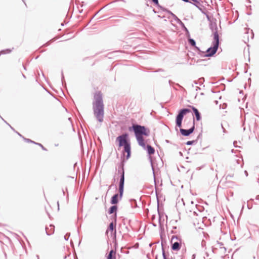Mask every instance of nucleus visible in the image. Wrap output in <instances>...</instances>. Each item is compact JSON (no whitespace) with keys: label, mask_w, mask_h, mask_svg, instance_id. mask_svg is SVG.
Returning <instances> with one entry per match:
<instances>
[{"label":"nucleus","mask_w":259,"mask_h":259,"mask_svg":"<svg viewBox=\"0 0 259 259\" xmlns=\"http://www.w3.org/2000/svg\"><path fill=\"white\" fill-rule=\"evenodd\" d=\"M102 94L100 91L96 92L94 96L93 110L95 116L98 121L101 122L103 121L104 111Z\"/></svg>","instance_id":"nucleus-1"},{"label":"nucleus","mask_w":259,"mask_h":259,"mask_svg":"<svg viewBox=\"0 0 259 259\" xmlns=\"http://www.w3.org/2000/svg\"><path fill=\"white\" fill-rule=\"evenodd\" d=\"M191 110L187 108H184L180 109L176 117V126L180 128V132L181 134L185 137H188L192 134L195 130V118L193 117V125L189 129H184L181 128L183 119L184 115L191 112Z\"/></svg>","instance_id":"nucleus-2"},{"label":"nucleus","mask_w":259,"mask_h":259,"mask_svg":"<svg viewBox=\"0 0 259 259\" xmlns=\"http://www.w3.org/2000/svg\"><path fill=\"white\" fill-rule=\"evenodd\" d=\"M128 131L134 133L135 137L139 145H145L144 136L148 137L150 135V130L145 126L137 123H132L131 126L128 127Z\"/></svg>","instance_id":"nucleus-3"},{"label":"nucleus","mask_w":259,"mask_h":259,"mask_svg":"<svg viewBox=\"0 0 259 259\" xmlns=\"http://www.w3.org/2000/svg\"><path fill=\"white\" fill-rule=\"evenodd\" d=\"M116 142H117L119 147H123L122 154L124 156V153H126L125 160H128L131 156V144L129 134L124 133L119 135L116 138Z\"/></svg>","instance_id":"nucleus-4"},{"label":"nucleus","mask_w":259,"mask_h":259,"mask_svg":"<svg viewBox=\"0 0 259 259\" xmlns=\"http://www.w3.org/2000/svg\"><path fill=\"white\" fill-rule=\"evenodd\" d=\"M125 159H122L119 163L118 164V175H119V182L118 185V192H119L120 198L122 199L124 192V163Z\"/></svg>","instance_id":"nucleus-5"},{"label":"nucleus","mask_w":259,"mask_h":259,"mask_svg":"<svg viewBox=\"0 0 259 259\" xmlns=\"http://www.w3.org/2000/svg\"><path fill=\"white\" fill-rule=\"evenodd\" d=\"M220 45V40L213 39L211 46L208 48L203 55L204 57H212L217 53Z\"/></svg>","instance_id":"nucleus-6"},{"label":"nucleus","mask_w":259,"mask_h":259,"mask_svg":"<svg viewBox=\"0 0 259 259\" xmlns=\"http://www.w3.org/2000/svg\"><path fill=\"white\" fill-rule=\"evenodd\" d=\"M140 146H141L144 150H146V151L147 152V154L149 156V160H150V163H151V167H152V171H153V177H154V184H155V189H156L155 174L154 168V167H153V162H152V158H151V155H153V154H154L155 151V149L152 146H151L150 145H149V144L146 145L145 143V145L144 146H143L142 145H140Z\"/></svg>","instance_id":"nucleus-7"},{"label":"nucleus","mask_w":259,"mask_h":259,"mask_svg":"<svg viewBox=\"0 0 259 259\" xmlns=\"http://www.w3.org/2000/svg\"><path fill=\"white\" fill-rule=\"evenodd\" d=\"M181 238L177 236L174 235L171 238V249L174 251H179L181 247Z\"/></svg>","instance_id":"nucleus-8"},{"label":"nucleus","mask_w":259,"mask_h":259,"mask_svg":"<svg viewBox=\"0 0 259 259\" xmlns=\"http://www.w3.org/2000/svg\"><path fill=\"white\" fill-rule=\"evenodd\" d=\"M113 205L110 206L108 209V213L109 214L112 215L111 216V219L115 223L117 220V211L118 209L117 206L116 204H112Z\"/></svg>","instance_id":"nucleus-9"},{"label":"nucleus","mask_w":259,"mask_h":259,"mask_svg":"<svg viewBox=\"0 0 259 259\" xmlns=\"http://www.w3.org/2000/svg\"><path fill=\"white\" fill-rule=\"evenodd\" d=\"M209 28L213 33V39L220 40L218 28L216 22H211L209 24Z\"/></svg>","instance_id":"nucleus-10"},{"label":"nucleus","mask_w":259,"mask_h":259,"mask_svg":"<svg viewBox=\"0 0 259 259\" xmlns=\"http://www.w3.org/2000/svg\"><path fill=\"white\" fill-rule=\"evenodd\" d=\"M189 107L192 109V110L194 113V114L195 116L196 120L197 121L200 120L201 119V114L199 112V110L193 106L190 105Z\"/></svg>","instance_id":"nucleus-11"},{"label":"nucleus","mask_w":259,"mask_h":259,"mask_svg":"<svg viewBox=\"0 0 259 259\" xmlns=\"http://www.w3.org/2000/svg\"><path fill=\"white\" fill-rule=\"evenodd\" d=\"M120 200H121V199L120 198L119 193H116L111 197L110 200V203L111 204H116Z\"/></svg>","instance_id":"nucleus-12"},{"label":"nucleus","mask_w":259,"mask_h":259,"mask_svg":"<svg viewBox=\"0 0 259 259\" xmlns=\"http://www.w3.org/2000/svg\"><path fill=\"white\" fill-rule=\"evenodd\" d=\"M23 139L27 143H31L35 144V146L38 145L41 147V148L44 150V151H47V149L40 143H36L33 141H32L31 140L29 139L26 138L25 137H23Z\"/></svg>","instance_id":"nucleus-13"},{"label":"nucleus","mask_w":259,"mask_h":259,"mask_svg":"<svg viewBox=\"0 0 259 259\" xmlns=\"http://www.w3.org/2000/svg\"><path fill=\"white\" fill-rule=\"evenodd\" d=\"M115 226H116V223L115 222H114L113 221H112V222H111L109 224V225L108 227V229L106 232V233H107V232L108 231H110L111 232H113V231H114L115 238L116 237V231L115 229Z\"/></svg>","instance_id":"nucleus-14"},{"label":"nucleus","mask_w":259,"mask_h":259,"mask_svg":"<svg viewBox=\"0 0 259 259\" xmlns=\"http://www.w3.org/2000/svg\"><path fill=\"white\" fill-rule=\"evenodd\" d=\"M50 229L48 227H46V232L47 235L50 236L54 233L55 226L53 225H50Z\"/></svg>","instance_id":"nucleus-15"},{"label":"nucleus","mask_w":259,"mask_h":259,"mask_svg":"<svg viewBox=\"0 0 259 259\" xmlns=\"http://www.w3.org/2000/svg\"><path fill=\"white\" fill-rule=\"evenodd\" d=\"M178 24L181 26L182 29L186 32V35L187 37H190V34L189 31L188 29L187 28V27L185 26L184 23L182 21H181V22H180Z\"/></svg>","instance_id":"nucleus-16"},{"label":"nucleus","mask_w":259,"mask_h":259,"mask_svg":"<svg viewBox=\"0 0 259 259\" xmlns=\"http://www.w3.org/2000/svg\"><path fill=\"white\" fill-rule=\"evenodd\" d=\"M168 14H170L172 17L173 19L178 24L180 22H181V20L173 13H172L170 10L167 12Z\"/></svg>","instance_id":"nucleus-17"},{"label":"nucleus","mask_w":259,"mask_h":259,"mask_svg":"<svg viewBox=\"0 0 259 259\" xmlns=\"http://www.w3.org/2000/svg\"><path fill=\"white\" fill-rule=\"evenodd\" d=\"M188 41L190 46L192 47H195L196 41L194 39L191 38L190 37H188Z\"/></svg>","instance_id":"nucleus-18"},{"label":"nucleus","mask_w":259,"mask_h":259,"mask_svg":"<svg viewBox=\"0 0 259 259\" xmlns=\"http://www.w3.org/2000/svg\"><path fill=\"white\" fill-rule=\"evenodd\" d=\"M195 47V50L197 52V53L199 54L201 56L203 57V55L204 54L205 52L203 51H201L200 50V48L198 47H196V46H195V47Z\"/></svg>","instance_id":"nucleus-19"},{"label":"nucleus","mask_w":259,"mask_h":259,"mask_svg":"<svg viewBox=\"0 0 259 259\" xmlns=\"http://www.w3.org/2000/svg\"><path fill=\"white\" fill-rule=\"evenodd\" d=\"M12 50L10 49H7L5 50H3L0 52L1 54H9L12 52Z\"/></svg>","instance_id":"nucleus-20"},{"label":"nucleus","mask_w":259,"mask_h":259,"mask_svg":"<svg viewBox=\"0 0 259 259\" xmlns=\"http://www.w3.org/2000/svg\"><path fill=\"white\" fill-rule=\"evenodd\" d=\"M161 246H162V255L163 259H167L166 255V253H165V250H164V249L163 247V243L162 242H161Z\"/></svg>","instance_id":"nucleus-21"},{"label":"nucleus","mask_w":259,"mask_h":259,"mask_svg":"<svg viewBox=\"0 0 259 259\" xmlns=\"http://www.w3.org/2000/svg\"><path fill=\"white\" fill-rule=\"evenodd\" d=\"M197 142V140H192V141H188L186 143L187 145H192L196 143Z\"/></svg>","instance_id":"nucleus-22"},{"label":"nucleus","mask_w":259,"mask_h":259,"mask_svg":"<svg viewBox=\"0 0 259 259\" xmlns=\"http://www.w3.org/2000/svg\"><path fill=\"white\" fill-rule=\"evenodd\" d=\"M130 201L131 202V205H132V207H136L137 206V201L134 199H132L130 200Z\"/></svg>","instance_id":"nucleus-23"},{"label":"nucleus","mask_w":259,"mask_h":259,"mask_svg":"<svg viewBox=\"0 0 259 259\" xmlns=\"http://www.w3.org/2000/svg\"><path fill=\"white\" fill-rule=\"evenodd\" d=\"M61 81H62V83L63 85H64V83L65 84H66L65 79H64V76L63 73L62 71L61 72Z\"/></svg>","instance_id":"nucleus-24"},{"label":"nucleus","mask_w":259,"mask_h":259,"mask_svg":"<svg viewBox=\"0 0 259 259\" xmlns=\"http://www.w3.org/2000/svg\"><path fill=\"white\" fill-rule=\"evenodd\" d=\"M152 3L156 6V7H160V5L158 3V0H151Z\"/></svg>","instance_id":"nucleus-25"},{"label":"nucleus","mask_w":259,"mask_h":259,"mask_svg":"<svg viewBox=\"0 0 259 259\" xmlns=\"http://www.w3.org/2000/svg\"><path fill=\"white\" fill-rule=\"evenodd\" d=\"M158 8H160L162 11L168 12L169 10L167 9L166 8H164L163 7L160 5V7H157Z\"/></svg>","instance_id":"nucleus-26"},{"label":"nucleus","mask_w":259,"mask_h":259,"mask_svg":"<svg viewBox=\"0 0 259 259\" xmlns=\"http://www.w3.org/2000/svg\"><path fill=\"white\" fill-rule=\"evenodd\" d=\"M70 236V234L69 233H66L64 236V239L66 241H67L69 239V238Z\"/></svg>","instance_id":"nucleus-27"},{"label":"nucleus","mask_w":259,"mask_h":259,"mask_svg":"<svg viewBox=\"0 0 259 259\" xmlns=\"http://www.w3.org/2000/svg\"><path fill=\"white\" fill-rule=\"evenodd\" d=\"M107 259H115V256L113 255L108 254Z\"/></svg>","instance_id":"nucleus-28"},{"label":"nucleus","mask_w":259,"mask_h":259,"mask_svg":"<svg viewBox=\"0 0 259 259\" xmlns=\"http://www.w3.org/2000/svg\"><path fill=\"white\" fill-rule=\"evenodd\" d=\"M202 132H201L198 135V136H197V139L196 140H197V141H198L199 139H202Z\"/></svg>","instance_id":"nucleus-29"},{"label":"nucleus","mask_w":259,"mask_h":259,"mask_svg":"<svg viewBox=\"0 0 259 259\" xmlns=\"http://www.w3.org/2000/svg\"><path fill=\"white\" fill-rule=\"evenodd\" d=\"M206 245V242L205 240H203L201 242V246L202 247H204Z\"/></svg>","instance_id":"nucleus-30"},{"label":"nucleus","mask_w":259,"mask_h":259,"mask_svg":"<svg viewBox=\"0 0 259 259\" xmlns=\"http://www.w3.org/2000/svg\"><path fill=\"white\" fill-rule=\"evenodd\" d=\"M115 251H114L113 249H111L110 251H109V253L108 254H110V255H113V254H115Z\"/></svg>","instance_id":"nucleus-31"},{"label":"nucleus","mask_w":259,"mask_h":259,"mask_svg":"<svg viewBox=\"0 0 259 259\" xmlns=\"http://www.w3.org/2000/svg\"><path fill=\"white\" fill-rule=\"evenodd\" d=\"M202 12L203 14H204L205 15H206V17H207V18L208 20H210V17H209V15H207V14H206V13H205V12H204L203 11H202Z\"/></svg>","instance_id":"nucleus-32"},{"label":"nucleus","mask_w":259,"mask_h":259,"mask_svg":"<svg viewBox=\"0 0 259 259\" xmlns=\"http://www.w3.org/2000/svg\"><path fill=\"white\" fill-rule=\"evenodd\" d=\"M159 226L160 227H161V217H160V214H159Z\"/></svg>","instance_id":"nucleus-33"},{"label":"nucleus","mask_w":259,"mask_h":259,"mask_svg":"<svg viewBox=\"0 0 259 259\" xmlns=\"http://www.w3.org/2000/svg\"><path fill=\"white\" fill-rule=\"evenodd\" d=\"M221 126H222V128L223 129V131L224 133H226V130L225 129V128L223 127V125L221 124Z\"/></svg>","instance_id":"nucleus-34"},{"label":"nucleus","mask_w":259,"mask_h":259,"mask_svg":"<svg viewBox=\"0 0 259 259\" xmlns=\"http://www.w3.org/2000/svg\"><path fill=\"white\" fill-rule=\"evenodd\" d=\"M50 44V42L49 41H48L47 43H46L45 44H44V46L46 47V46H48Z\"/></svg>","instance_id":"nucleus-35"},{"label":"nucleus","mask_w":259,"mask_h":259,"mask_svg":"<svg viewBox=\"0 0 259 259\" xmlns=\"http://www.w3.org/2000/svg\"><path fill=\"white\" fill-rule=\"evenodd\" d=\"M20 137H22L23 138V137H24L21 134H20L19 133L17 132H15Z\"/></svg>","instance_id":"nucleus-36"},{"label":"nucleus","mask_w":259,"mask_h":259,"mask_svg":"<svg viewBox=\"0 0 259 259\" xmlns=\"http://www.w3.org/2000/svg\"><path fill=\"white\" fill-rule=\"evenodd\" d=\"M96 15H97V14H95L94 15V16H93L92 17L91 19V20H90V21H89V23H90V22H91V21H92V19H93V18L96 16Z\"/></svg>","instance_id":"nucleus-37"},{"label":"nucleus","mask_w":259,"mask_h":259,"mask_svg":"<svg viewBox=\"0 0 259 259\" xmlns=\"http://www.w3.org/2000/svg\"><path fill=\"white\" fill-rule=\"evenodd\" d=\"M195 254H193L192 256V259H195Z\"/></svg>","instance_id":"nucleus-38"},{"label":"nucleus","mask_w":259,"mask_h":259,"mask_svg":"<svg viewBox=\"0 0 259 259\" xmlns=\"http://www.w3.org/2000/svg\"><path fill=\"white\" fill-rule=\"evenodd\" d=\"M9 126L10 127V128H11L13 131H14L15 132H16V131L15 130V129H14L13 127H12V126H11V125H9Z\"/></svg>","instance_id":"nucleus-39"},{"label":"nucleus","mask_w":259,"mask_h":259,"mask_svg":"<svg viewBox=\"0 0 259 259\" xmlns=\"http://www.w3.org/2000/svg\"><path fill=\"white\" fill-rule=\"evenodd\" d=\"M244 173L246 176H248V172L246 170L244 171Z\"/></svg>","instance_id":"nucleus-40"},{"label":"nucleus","mask_w":259,"mask_h":259,"mask_svg":"<svg viewBox=\"0 0 259 259\" xmlns=\"http://www.w3.org/2000/svg\"><path fill=\"white\" fill-rule=\"evenodd\" d=\"M193 214H194V215H198L196 211H193Z\"/></svg>","instance_id":"nucleus-41"},{"label":"nucleus","mask_w":259,"mask_h":259,"mask_svg":"<svg viewBox=\"0 0 259 259\" xmlns=\"http://www.w3.org/2000/svg\"><path fill=\"white\" fill-rule=\"evenodd\" d=\"M113 186V185H110V186H109V187H108V190H110Z\"/></svg>","instance_id":"nucleus-42"},{"label":"nucleus","mask_w":259,"mask_h":259,"mask_svg":"<svg viewBox=\"0 0 259 259\" xmlns=\"http://www.w3.org/2000/svg\"><path fill=\"white\" fill-rule=\"evenodd\" d=\"M113 186V185H110V186H109V187H108V190H110Z\"/></svg>","instance_id":"nucleus-43"},{"label":"nucleus","mask_w":259,"mask_h":259,"mask_svg":"<svg viewBox=\"0 0 259 259\" xmlns=\"http://www.w3.org/2000/svg\"><path fill=\"white\" fill-rule=\"evenodd\" d=\"M200 90V88L199 87H196V91H198V90Z\"/></svg>","instance_id":"nucleus-44"},{"label":"nucleus","mask_w":259,"mask_h":259,"mask_svg":"<svg viewBox=\"0 0 259 259\" xmlns=\"http://www.w3.org/2000/svg\"><path fill=\"white\" fill-rule=\"evenodd\" d=\"M236 143H237V142H236V141H234V142H233L234 146V147H237V146L235 145V144H236Z\"/></svg>","instance_id":"nucleus-45"},{"label":"nucleus","mask_w":259,"mask_h":259,"mask_svg":"<svg viewBox=\"0 0 259 259\" xmlns=\"http://www.w3.org/2000/svg\"><path fill=\"white\" fill-rule=\"evenodd\" d=\"M158 17H160V18H164V16H161L160 15H158Z\"/></svg>","instance_id":"nucleus-46"},{"label":"nucleus","mask_w":259,"mask_h":259,"mask_svg":"<svg viewBox=\"0 0 259 259\" xmlns=\"http://www.w3.org/2000/svg\"><path fill=\"white\" fill-rule=\"evenodd\" d=\"M211 92L212 93H217V92H214L213 90H211ZM219 93L220 92V91L218 92Z\"/></svg>","instance_id":"nucleus-47"},{"label":"nucleus","mask_w":259,"mask_h":259,"mask_svg":"<svg viewBox=\"0 0 259 259\" xmlns=\"http://www.w3.org/2000/svg\"><path fill=\"white\" fill-rule=\"evenodd\" d=\"M70 244L72 246H73V242L71 240V242H70Z\"/></svg>","instance_id":"nucleus-48"},{"label":"nucleus","mask_w":259,"mask_h":259,"mask_svg":"<svg viewBox=\"0 0 259 259\" xmlns=\"http://www.w3.org/2000/svg\"><path fill=\"white\" fill-rule=\"evenodd\" d=\"M194 83L195 84H198V82H197V81H194Z\"/></svg>","instance_id":"nucleus-49"},{"label":"nucleus","mask_w":259,"mask_h":259,"mask_svg":"<svg viewBox=\"0 0 259 259\" xmlns=\"http://www.w3.org/2000/svg\"><path fill=\"white\" fill-rule=\"evenodd\" d=\"M83 10H81L79 11V13H81L82 12Z\"/></svg>","instance_id":"nucleus-50"},{"label":"nucleus","mask_w":259,"mask_h":259,"mask_svg":"<svg viewBox=\"0 0 259 259\" xmlns=\"http://www.w3.org/2000/svg\"><path fill=\"white\" fill-rule=\"evenodd\" d=\"M162 70L161 69H159L158 70H157L156 72H158V71H162Z\"/></svg>","instance_id":"nucleus-51"},{"label":"nucleus","mask_w":259,"mask_h":259,"mask_svg":"<svg viewBox=\"0 0 259 259\" xmlns=\"http://www.w3.org/2000/svg\"><path fill=\"white\" fill-rule=\"evenodd\" d=\"M1 118L2 119V120L6 123L7 121L5 120L1 116Z\"/></svg>","instance_id":"nucleus-52"},{"label":"nucleus","mask_w":259,"mask_h":259,"mask_svg":"<svg viewBox=\"0 0 259 259\" xmlns=\"http://www.w3.org/2000/svg\"><path fill=\"white\" fill-rule=\"evenodd\" d=\"M62 193H63V195H65V192H64L63 189H62Z\"/></svg>","instance_id":"nucleus-53"},{"label":"nucleus","mask_w":259,"mask_h":259,"mask_svg":"<svg viewBox=\"0 0 259 259\" xmlns=\"http://www.w3.org/2000/svg\"><path fill=\"white\" fill-rule=\"evenodd\" d=\"M36 257H37V259H39V255H36Z\"/></svg>","instance_id":"nucleus-54"},{"label":"nucleus","mask_w":259,"mask_h":259,"mask_svg":"<svg viewBox=\"0 0 259 259\" xmlns=\"http://www.w3.org/2000/svg\"><path fill=\"white\" fill-rule=\"evenodd\" d=\"M166 141V143H168L169 142V141L168 140H166V141Z\"/></svg>","instance_id":"nucleus-55"},{"label":"nucleus","mask_w":259,"mask_h":259,"mask_svg":"<svg viewBox=\"0 0 259 259\" xmlns=\"http://www.w3.org/2000/svg\"><path fill=\"white\" fill-rule=\"evenodd\" d=\"M247 1L249 3H251V1L250 0H247Z\"/></svg>","instance_id":"nucleus-56"},{"label":"nucleus","mask_w":259,"mask_h":259,"mask_svg":"<svg viewBox=\"0 0 259 259\" xmlns=\"http://www.w3.org/2000/svg\"><path fill=\"white\" fill-rule=\"evenodd\" d=\"M22 75H23V77H24V78H26V76L24 74H22Z\"/></svg>","instance_id":"nucleus-57"},{"label":"nucleus","mask_w":259,"mask_h":259,"mask_svg":"<svg viewBox=\"0 0 259 259\" xmlns=\"http://www.w3.org/2000/svg\"><path fill=\"white\" fill-rule=\"evenodd\" d=\"M57 204H58V206L59 207V201H57Z\"/></svg>","instance_id":"nucleus-58"},{"label":"nucleus","mask_w":259,"mask_h":259,"mask_svg":"<svg viewBox=\"0 0 259 259\" xmlns=\"http://www.w3.org/2000/svg\"><path fill=\"white\" fill-rule=\"evenodd\" d=\"M179 154L181 155H182V153L181 152H179Z\"/></svg>","instance_id":"nucleus-59"},{"label":"nucleus","mask_w":259,"mask_h":259,"mask_svg":"<svg viewBox=\"0 0 259 259\" xmlns=\"http://www.w3.org/2000/svg\"><path fill=\"white\" fill-rule=\"evenodd\" d=\"M153 12H154V13H157V12H156V11H155V10H153Z\"/></svg>","instance_id":"nucleus-60"},{"label":"nucleus","mask_w":259,"mask_h":259,"mask_svg":"<svg viewBox=\"0 0 259 259\" xmlns=\"http://www.w3.org/2000/svg\"><path fill=\"white\" fill-rule=\"evenodd\" d=\"M215 103H216L217 104H218V101H215Z\"/></svg>","instance_id":"nucleus-61"},{"label":"nucleus","mask_w":259,"mask_h":259,"mask_svg":"<svg viewBox=\"0 0 259 259\" xmlns=\"http://www.w3.org/2000/svg\"><path fill=\"white\" fill-rule=\"evenodd\" d=\"M6 123L7 124H8V125L9 126V125H10V124H9V123H8L7 122H6Z\"/></svg>","instance_id":"nucleus-62"},{"label":"nucleus","mask_w":259,"mask_h":259,"mask_svg":"<svg viewBox=\"0 0 259 259\" xmlns=\"http://www.w3.org/2000/svg\"><path fill=\"white\" fill-rule=\"evenodd\" d=\"M6 123L7 124H8V125L9 126V125H10V124H9V123H8L7 122H6Z\"/></svg>","instance_id":"nucleus-63"},{"label":"nucleus","mask_w":259,"mask_h":259,"mask_svg":"<svg viewBox=\"0 0 259 259\" xmlns=\"http://www.w3.org/2000/svg\"><path fill=\"white\" fill-rule=\"evenodd\" d=\"M247 15H251V13H247Z\"/></svg>","instance_id":"nucleus-64"}]
</instances>
